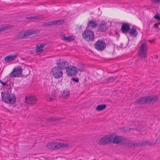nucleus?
<instances>
[{"mask_svg": "<svg viewBox=\"0 0 160 160\" xmlns=\"http://www.w3.org/2000/svg\"><path fill=\"white\" fill-rule=\"evenodd\" d=\"M114 138L112 142L113 143L125 144L127 147H128L131 148H135L138 146L139 145V144L137 143L129 142L128 139L122 136H116Z\"/></svg>", "mask_w": 160, "mask_h": 160, "instance_id": "nucleus-1", "label": "nucleus"}, {"mask_svg": "<svg viewBox=\"0 0 160 160\" xmlns=\"http://www.w3.org/2000/svg\"><path fill=\"white\" fill-rule=\"evenodd\" d=\"M158 99V97L156 96L141 97L135 101L134 103L136 104H145L152 102H154L157 101Z\"/></svg>", "mask_w": 160, "mask_h": 160, "instance_id": "nucleus-2", "label": "nucleus"}, {"mask_svg": "<svg viewBox=\"0 0 160 160\" xmlns=\"http://www.w3.org/2000/svg\"><path fill=\"white\" fill-rule=\"evenodd\" d=\"M1 94L2 98L5 102L13 104L16 102V97L13 94L2 92Z\"/></svg>", "mask_w": 160, "mask_h": 160, "instance_id": "nucleus-3", "label": "nucleus"}, {"mask_svg": "<svg viewBox=\"0 0 160 160\" xmlns=\"http://www.w3.org/2000/svg\"><path fill=\"white\" fill-rule=\"evenodd\" d=\"M40 32V30L39 29L27 30L18 33L16 35L15 38L16 39L18 40L22 39L32 34L38 33Z\"/></svg>", "mask_w": 160, "mask_h": 160, "instance_id": "nucleus-4", "label": "nucleus"}, {"mask_svg": "<svg viewBox=\"0 0 160 160\" xmlns=\"http://www.w3.org/2000/svg\"><path fill=\"white\" fill-rule=\"evenodd\" d=\"M68 146V143H59L56 142H51L47 144V147L48 149L54 150L58 149L61 148L66 147Z\"/></svg>", "mask_w": 160, "mask_h": 160, "instance_id": "nucleus-5", "label": "nucleus"}, {"mask_svg": "<svg viewBox=\"0 0 160 160\" xmlns=\"http://www.w3.org/2000/svg\"><path fill=\"white\" fill-rule=\"evenodd\" d=\"M114 138L112 134L106 135L100 139L98 143L102 145L110 144L112 142Z\"/></svg>", "mask_w": 160, "mask_h": 160, "instance_id": "nucleus-6", "label": "nucleus"}, {"mask_svg": "<svg viewBox=\"0 0 160 160\" xmlns=\"http://www.w3.org/2000/svg\"><path fill=\"white\" fill-rule=\"evenodd\" d=\"M147 42L144 41L139 48L138 52V56L141 58H146L147 57Z\"/></svg>", "mask_w": 160, "mask_h": 160, "instance_id": "nucleus-7", "label": "nucleus"}, {"mask_svg": "<svg viewBox=\"0 0 160 160\" xmlns=\"http://www.w3.org/2000/svg\"><path fill=\"white\" fill-rule=\"evenodd\" d=\"M82 36L83 39L86 40L88 42L92 41L94 38V33L93 31L87 29L82 34Z\"/></svg>", "mask_w": 160, "mask_h": 160, "instance_id": "nucleus-8", "label": "nucleus"}, {"mask_svg": "<svg viewBox=\"0 0 160 160\" xmlns=\"http://www.w3.org/2000/svg\"><path fill=\"white\" fill-rule=\"evenodd\" d=\"M52 72L54 77L56 79H59L62 77V70L59 67L56 66L52 68Z\"/></svg>", "mask_w": 160, "mask_h": 160, "instance_id": "nucleus-9", "label": "nucleus"}, {"mask_svg": "<svg viewBox=\"0 0 160 160\" xmlns=\"http://www.w3.org/2000/svg\"><path fill=\"white\" fill-rule=\"evenodd\" d=\"M22 71V69L21 67H16L9 74V76L12 78L18 77L21 75Z\"/></svg>", "mask_w": 160, "mask_h": 160, "instance_id": "nucleus-10", "label": "nucleus"}, {"mask_svg": "<svg viewBox=\"0 0 160 160\" xmlns=\"http://www.w3.org/2000/svg\"><path fill=\"white\" fill-rule=\"evenodd\" d=\"M78 68L75 66H68L66 68V73L68 76H75L77 74Z\"/></svg>", "mask_w": 160, "mask_h": 160, "instance_id": "nucleus-11", "label": "nucleus"}, {"mask_svg": "<svg viewBox=\"0 0 160 160\" xmlns=\"http://www.w3.org/2000/svg\"><path fill=\"white\" fill-rule=\"evenodd\" d=\"M95 48L98 51H102L106 47V44L102 40H98L94 44Z\"/></svg>", "mask_w": 160, "mask_h": 160, "instance_id": "nucleus-12", "label": "nucleus"}, {"mask_svg": "<svg viewBox=\"0 0 160 160\" xmlns=\"http://www.w3.org/2000/svg\"><path fill=\"white\" fill-rule=\"evenodd\" d=\"M64 20L60 19L56 21H52L48 22H44L43 25L44 26H54L62 24Z\"/></svg>", "mask_w": 160, "mask_h": 160, "instance_id": "nucleus-13", "label": "nucleus"}, {"mask_svg": "<svg viewBox=\"0 0 160 160\" xmlns=\"http://www.w3.org/2000/svg\"><path fill=\"white\" fill-rule=\"evenodd\" d=\"M68 65V63L67 62L65 61L64 59L61 60L60 59H59V62L57 63V67H59L62 70L65 68L66 69Z\"/></svg>", "mask_w": 160, "mask_h": 160, "instance_id": "nucleus-14", "label": "nucleus"}, {"mask_svg": "<svg viewBox=\"0 0 160 160\" xmlns=\"http://www.w3.org/2000/svg\"><path fill=\"white\" fill-rule=\"evenodd\" d=\"M25 100L28 103L33 104L36 103L37 99L34 96H30L26 97Z\"/></svg>", "mask_w": 160, "mask_h": 160, "instance_id": "nucleus-15", "label": "nucleus"}, {"mask_svg": "<svg viewBox=\"0 0 160 160\" xmlns=\"http://www.w3.org/2000/svg\"><path fill=\"white\" fill-rule=\"evenodd\" d=\"M130 26L127 23H123L121 26V31L123 33H127L130 30Z\"/></svg>", "mask_w": 160, "mask_h": 160, "instance_id": "nucleus-16", "label": "nucleus"}, {"mask_svg": "<svg viewBox=\"0 0 160 160\" xmlns=\"http://www.w3.org/2000/svg\"><path fill=\"white\" fill-rule=\"evenodd\" d=\"M108 29V28L107 26V23L105 22H102L98 27V31L101 32H105L107 31Z\"/></svg>", "mask_w": 160, "mask_h": 160, "instance_id": "nucleus-17", "label": "nucleus"}, {"mask_svg": "<svg viewBox=\"0 0 160 160\" xmlns=\"http://www.w3.org/2000/svg\"><path fill=\"white\" fill-rule=\"evenodd\" d=\"M18 56V54H17L8 55L5 58L4 60L7 62H10L16 58Z\"/></svg>", "mask_w": 160, "mask_h": 160, "instance_id": "nucleus-18", "label": "nucleus"}, {"mask_svg": "<svg viewBox=\"0 0 160 160\" xmlns=\"http://www.w3.org/2000/svg\"><path fill=\"white\" fill-rule=\"evenodd\" d=\"M61 38L64 41L68 42H70L72 41L74 39V38H73V37L72 36H70L68 37H66L64 35Z\"/></svg>", "mask_w": 160, "mask_h": 160, "instance_id": "nucleus-19", "label": "nucleus"}, {"mask_svg": "<svg viewBox=\"0 0 160 160\" xmlns=\"http://www.w3.org/2000/svg\"><path fill=\"white\" fill-rule=\"evenodd\" d=\"M129 34L131 36H134L135 37H136L137 34V31L136 29L134 28H132L131 29L130 28L129 30Z\"/></svg>", "mask_w": 160, "mask_h": 160, "instance_id": "nucleus-20", "label": "nucleus"}, {"mask_svg": "<svg viewBox=\"0 0 160 160\" xmlns=\"http://www.w3.org/2000/svg\"><path fill=\"white\" fill-rule=\"evenodd\" d=\"M97 25L96 21L94 22L93 20L90 21L87 24V29L90 27H91L92 28H96Z\"/></svg>", "mask_w": 160, "mask_h": 160, "instance_id": "nucleus-21", "label": "nucleus"}, {"mask_svg": "<svg viewBox=\"0 0 160 160\" xmlns=\"http://www.w3.org/2000/svg\"><path fill=\"white\" fill-rule=\"evenodd\" d=\"M106 108V105L105 104L98 105L96 110L97 111H100L105 109Z\"/></svg>", "mask_w": 160, "mask_h": 160, "instance_id": "nucleus-22", "label": "nucleus"}, {"mask_svg": "<svg viewBox=\"0 0 160 160\" xmlns=\"http://www.w3.org/2000/svg\"><path fill=\"white\" fill-rule=\"evenodd\" d=\"M61 118H58L55 117H49L47 120V121L48 122H53L59 121Z\"/></svg>", "mask_w": 160, "mask_h": 160, "instance_id": "nucleus-23", "label": "nucleus"}, {"mask_svg": "<svg viewBox=\"0 0 160 160\" xmlns=\"http://www.w3.org/2000/svg\"><path fill=\"white\" fill-rule=\"evenodd\" d=\"M12 28V26L8 25H7L5 26L2 27L0 28V32L6 30L8 28Z\"/></svg>", "mask_w": 160, "mask_h": 160, "instance_id": "nucleus-24", "label": "nucleus"}, {"mask_svg": "<svg viewBox=\"0 0 160 160\" xmlns=\"http://www.w3.org/2000/svg\"><path fill=\"white\" fill-rule=\"evenodd\" d=\"M69 95V92L66 90H64L62 94V96L64 99H66L68 97Z\"/></svg>", "mask_w": 160, "mask_h": 160, "instance_id": "nucleus-25", "label": "nucleus"}, {"mask_svg": "<svg viewBox=\"0 0 160 160\" xmlns=\"http://www.w3.org/2000/svg\"><path fill=\"white\" fill-rule=\"evenodd\" d=\"M56 96L54 93H52V94L48 96L47 98V100L48 101H52L53 100H54Z\"/></svg>", "mask_w": 160, "mask_h": 160, "instance_id": "nucleus-26", "label": "nucleus"}, {"mask_svg": "<svg viewBox=\"0 0 160 160\" xmlns=\"http://www.w3.org/2000/svg\"><path fill=\"white\" fill-rule=\"evenodd\" d=\"M116 78L113 76L111 77L108 78L106 79V82H112L115 80Z\"/></svg>", "mask_w": 160, "mask_h": 160, "instance_id": "nucleus-27", "label": "nucleus"}, {"mask_svg": "<svg viewBox=\"0 0 160 160\" xmlns=\"http://www.w3.org/2000/svg\"><path fill=\"white\" fill-rule=\"evenodd\" d=\"M43 49L41 48L37 44L36 46L35 50L36 52H41L43 50Z\"/></svg>", "mask_w": 160, "mask_h": 160, "instance_id": "nucleus-28", "label": "nucleus"}, {"mask_svg": "<svg viewBox=\"0 0 160 160\" xmlns=\"http://www.w3.org/2000/svg\"><path fill=\"white\" fill-rule=\"evenodd\" d=\"M153 18L157 20L160 21V15L158 13H157L154 16Z\"/></svg>", "mask_w": 160, "mask_h": 160, "instance_id": "nucleus-29", "label": "nucleus"}, {"mask_svg": "<svg viewBox=\"0 0 160 160\" xmlns=\"http://www.w3.org/2000/svg\"><path fill=\"white\" fill-rule=\"evenodd\" d=\"M153 4L160 3V0H151Z\"/></svg>", "mask_w": 160, "mask_h": 160, "instance_id": "nucleus-30", "label": "nucleus"}, {"mask_svg": "<svg viewBox=\"0 0 160 160\" xmlns=\"http://www.w3.org/2000/svg\"><path fill=\"white\" fill-rule=\"evenodd\" d=\"M37 45L42 48H43L46 45V44L44 43H38Z\"/></svg>", "mask_w": 160, "mask_h": 160, "instance_id": "nucleus-31", "label": "nucleus"}, {"mask_svg": "<svg viewBox=\"0 0 160 160\" xmlns=\"http://www.w3.org/2000/svg\"><path fill=\"white\" fill-rule=\"evenodd\" d=\"M78 70L81 72H83L84 70V67L83 65H82L78 69Z\"/></svg>", "mask_w": 160, "mask_h": 160, "instance_id": "nucleus-32", "label": "nucleus"}, {"mask_svg": "<svg viewBox=\"0 0 160 160\" xmlns=\"http://www.w3.org/2000/svg\"><path fill=\"white\" fill-rule=\"evenodd\" d=\"M123 130L124 131L126 132L130 131V128H128V127H124Z\"/></svg>", "mask_w": 160, "mask_h": 160, "instance_id": "nucleus-33", "label": "nucleus"}, {"mask_svg": "<svg viewBox=\"0 0 160 160\" xmlns=\"http://www.w3.org/2000/svg\"><path fill=\"white\" fill-rule=\"evenodd\" d=\"M160 24V22L154 24V26L156 28H158V26Z\"/></svg>", "mask_w": 160, "mask_h": 160, "instance_id": "nucleus-34", "label": "nucleus"}, {"mask_svg": "<svg viewBox=\"0 0 160 160\" xmlns=\"http://www.w3.org/2000/svg\"><path fill=\"white\" fill-rule=\"evenodd\" d=\"M72 80L73 81L75 82H78L79 80L78 78H72Z\"/></svg>", "mask_w": 160, "mask_h": 160, "instance_id": "nucleus-35", "label": "nucleus"}, {"mask_svg": "<svg viewBox=\"0 0 160 160\" xmlns=\"http://www.w3.org/2000/svg\"><path fill=\"white\" fill-rule=\"evenodd\" d=\"M8 82V81H7L6 82H3L2 83V84L3 85V86H5L8 87V84L7 83Z\"/></svg>", "mask_w": 160, "mask_h": 160, "instance_id": "nucleus-36", "label": "nucleus"}, {"mask_svg": "<svg viewBox=\"0 0 160 160\" xmlns=\"http://www.w3.org/2000/svg\"><path fill=\"white\" fill-rule=\"evenodd\" d=\"M33 21L35 20H38L39 19V18L37 16H32Z\"/></svg>", "mask_w": 160, "mask_h": 160, "instance_id": "nucleus-37", "label": "nucleus"}, {"mask_svg": "<svg viewBox=\"0 0 160 160\" xmlns=\"http://www.w3.org/2000/svg\"><path fill=\"white\" fill-rule=\"evenodd\" d=\"M156 143H160V137L158 138L156 141Z\"/></svg>", "mask_w": 160, "mask_h": 160, "instance_id": "nucleus-38", "label": "nucleus"}, {"mask_svg": "<svg viewBox=\"0 0 160 160\" xmlns=\"http://www.w3.org/2000/svg\"><path fill=\"white\" fill-rule=\"evenodd\" d=\"M33 18H32V16H30L26 17V19H29L30 20H32L33 21Z\"/></svg>", "mask_w": 160, "mask_h": 160, "instance_id": "nucleus-39", "label": "nucleus"}, {"mask_svg": "<svg viewBox=\"0 0 160 160\" xmlns=\"http://www.w3.org/2000/svg\"><path fill=\"white\" fill-rule=\"evenodd\" d=\"M149 41L151 42H153V41L151 40H149Z\"/></svg>", "mask_w": 160, "mask_h": 160, "instance_id": "nucleus-40", "label": "nucleus"}, {"mask_svg": "<svg viewBox=\"0 0 160 160\" xmlns=\"http://www.w3.org/2000/svg\"><path fill=\"white\" fill-rule=\"evenodd\" d=\"M156 58L157 59H158V55H157L156 56Z\"/></svg>", "mask_w": 160, "mask_h": 160, "instance_id": "nucleus-41", "label": "nucleus"}, {"mask_svg": "<svg viewBox=\"0 0 160 160\" xmlns=\"http://www.w3.org/2000/svg\"><path fill=\"white\" fill-rule=\"evenodd\" d=\"M2 82H3L1 80H0V83L2 84Z\"/></svg>", "mask_w": 160, "mask_h": 160, "instance_id": "nucleus-42", "label": "nucleus"}, {"mask_svg": "<svg viewBox=\"0 0 160 160\" xmlns=\"http://www.w3.org/2000/svg\"><path fill=\"white\" fill-rule=\"evenodd\" d=\"M81 27H82V26H81L80 27H79V28H81Z\"/></svg>", "mask_w": 160, "mask_h": 160, "instance_id": "nucleus-43", "label": "nucleus"}]
</instances>
